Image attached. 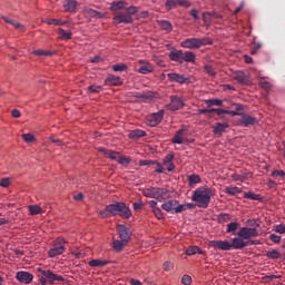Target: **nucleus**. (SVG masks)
Wrapping results in <instances>:
<instances>
[{"label": "nucleus", "instance_id": "nucleus-1", "mask_svg": "<svg viewBox=\"0 0 285 285\" xmlns=\"http://www.w3.org/2000/svg\"><path fill=\"white\" fill-rule=\"evenodd\" d=\"M117 215L122 217V219H130L132 212L130 210V207L126 205V203L121 202L107 205L102 210L99 212V217L102 219L117 217Z\"/></svg>", "mask_w": 285, "mask_h": 285}, {"label": "nucleus", "instance_id": "nucleus-2", "mask_svg": "<svg viewBox=\"0 0 285 285\" xmlns=\"http://www.w3.org/2000/svg\"><path fill=\"white\" fill-rule=\"evenodd\" d=\"M213 188L208 186H200L193 191L191 200L195 202L198 208H208L210 199L213 198Z\"/></svg>", "mask_w": 285, "mask_h": 285}, {"label": "nucleus", "instance_id": "nucleus-3", "mask_svg": "<svg viewBox=\"0 0 285 285\" xmlns=\"http://www.w3.org/2000/svg\"><path fill=\"white\" fill-rule=\"evenodd\" d=\"M37 277L39 278L38 282H40L41 285L46 284H55V282H66V278L59 274H55L50 269H43L41 267H38L36 269Z\"/></svg>", "mask_w": 285, "mask_h": 285}, {"label": "nucleus", "instance_id": "nucleus-4", "mask_svg": "<svg viewBox=\"0 0 285 285\" xmlns=\"http://www.w3.org/2000/svg\"><path fill=\"white\" fill-rule=\"evenodd\" d=\"M181 48H187L188 50H199L204 46H213V40L210 38H187L180 42Z\"/></svg>", "mask_w": 285, "mask_h": 285}, {"label": "nucleus", "instance_id": "nucleus-5", "mask_svg": "<svg viewBox=\"0 0 285 285\" xmlns=\"http://www.w3.org/2000/svg\"><path fill=\"white\" fill-rule=\"evenodd\" d=\"M142 195L150 199H157V202H166L169 197L168 189L159 187L145 188L142 189Z\"/></svg>", "mask_w": 285, "mask_h": 285}, {"label": "nucleus", "instance_id": "nucleus-6", "mask_svg": "<svg viewBox=\"0 0 285 285\" xmlns=\"http://www.w3.org/2000/svg\"><path fill=\"white\" fill-rule=\"evenodd\" d=\"M66 244H68V242L63 238H57L53 242L52 248L48 252V257L55 258L58 257V255H63V253H66Z\"/></svg>", "mask_w": 285, "mask_h": 285}, {"label": "nucleus", "instance_id": "nucleus-7", "mask_svg": "<svg viewBox=\"0 0 285 285\" xmlns=\"http://www.w3.org/2000/svg\"><path fill=\"white\" fill-rule=\"evenodd\" d=\"M112 21H114L115 26H119V23H125V24L132 23L134 19L126 11H118L115 14Z\"/></svg>", "mask_w": 285, "mask_h": 285}, {"label": "nucleus", "instance_id": "nucleus-8", "mask_svg": "<svg viewBox=\"0 0 285 285\" xmlns=\"http://www.w3.org/2000/svg\"><path fill=\"white\" fill-rule=\"evenodd\" d=\"M237 235L242 239H252V237H258L259 232H257V228H255V227H243L237 233Z\"/></svg>", "mask_w": 285, "mask_h": 285}, {"label": "nucleus", "instance_id": "nucleus-9", "mask_svg": "<svg viewBox=\"0 0 285 285\" xmlns=\"http://www.w3.org/2000/svg\"><path fill=\"white\" fill-rule=\"evenodd\" d=\"M258 124L257 118L250 115L242 114L238 119V126H243V128H249V126H255Z\"/></svg>", "mask_w": 285, "mask_h": 285}, {"label": "nucleus", "instance_id": "nucleus-10", "mask_svg": "<svg viewBox=\"0 0 285 285\" xmlns=\"http://www.w3.org/2000/svg\"><path fill=\"white\" fill-rule=\"evenodd\" d=\"M164 119V110H159L156 114L148 116L147 118V126L155 128V126H159Z\"/></svg>", "mask_w": 285, "mask_h": 285}, {"label": "nucleus", "instance_id": "nucleus-11", "mask_svg": "<svg viewBox=\"0 0 285 285\" xmlns=\"http://www.w3.org/2000/svg\"><path fill=\"white\" fill-rule=\"evenodd\" d=\"M208 246L215 248V250H232L230 242L228 240H210Z\"/></svg>", "mask_w": 285, "mask_h": 285}, {"label": "nucleus", "instance_id": "nucleus-12", "mask_svg": "<svg viewBox=\"0 0 285 285\" xmlns=\"http://www.w3.org/2000/svg\"><path fill=\"white\" fill-rule=\"evenodd\" d=\"M167 79L171 83H190V78L177 72L167 73Z\"/></svg>", "mask_w": 285, "mask_h": 285}, {"label": "nucleus", "instance_id": "nucleus-13", "mask_svg": "<svg viewBox=\"0 0 285 285\" xmlns=\"http://www.w3.org/2000/svg\"><path fill=\"white\" fill-rule=\"evenodd\" d=\"M163 210H166V213H170L171 215H177L180 212H177V208H179V200H168L167 203H164L161 205Z\"/></svg>", "mask_w": 285, "mask_h": 285}, {"label": "nucleus", "instance_id": "nucleus-14", "mask_svg": "<svg viewBox=\"0 0 285 285\" xmlns=\"http://www.w3.org/2000/svg\"><path fill=\"white\" fill-rule=\"evenodd\" d=\"M184 106V100L179 98L178 96H171L170 97V104L166 106L167 110H181V107Z\"/></svg>", "mask_w": 285, "mask_h": 285}, {"label": "nucleus", "instance_id": "nucleus-15", "mask_svg": "<svg viewBox=\"0 0 285 285\" xmlns=\"http://www.w3.org/2000/svg\"><path fill=\"white\" fill-rule=\"evenodd\" d=\"M16 279H18L20 284H32L35 275H32L30 272L20 271L16 274Z\"/></svg>", "mask_w": 285, "mask_h": 285}, {"label": "nucleus", "instance_id": "nucleus-16", "mask_svg": "<svg viewBox=\"0 0 285 285\" xmlns=\"http://www.w3.org/2000/svg\"><path fill=\"white\" fill-rule=\"evenodd\" d=\"M249 245H250L249 242H244V238L238 236L232 239L230 248L232 249L234 248L235 250H242V248H246V246H249Z\"/></svg>", "mask_w": 285, "mask_h": 285}, {"label": "nucleus", "instance_id": "nucleus-17", "mask_svg": "<svg viewBox=\"0 0 285 285\" xmlns=\"http://www.w3.org/2000/svg\"><path fill=\"white\" fill-rule=\"evenodd\" d=\"M117 233L122 242H130V229L126 225H118Z\"/></svg>", "mask_w": 285, "mask_h": 285}, {"label": "nucleus", "instance_id": "nucleus-18", "mask_svg": "<svg viewBox=\"0 0 285 285\" xmlns=\"http://www.w3.org/2000/svg\"><path fill=\"white\" fill-rule=\"evenodd\" d=\"M171 61H176L177 63H184V51L174 49L168 55Z\"/></svg>", "mask_w": 285, "mask_h": 285}, {"label": "nucleus", "instance_id": "nucleus-19", "mask_svg": "<svg viewBox=\"0 0 285 285\" xmlns=\"http://www.w3.org/2000/svg\"><path fill=\"white\" fill-rule=\"evenodd\" d=\"M226 128H228V122H217L213 126V132L217 137H222L226 132Z\"/></svg>", "mask_w": 285, "mask_h": 285}, {"label": "nucleus", "instance_id": "nucleus-20", "mask_svg": "<svg viewBox=\"0 0 285 285\" xmlns=\"http://www.w3.org/2000/svg\"><path fill=\"white\" fill-rule=\"evenodd\" d=\"M141 66L138 69V72L140 75H150V72H153L154 68L153 65H150L149 62H146V60H139V62Z\"/></svg>", "mask_w": 285, "mask_h": 285}, {"label": "nucleus", "instance_id": "nucleus-21", "mask_svg": "<svg viewBox=\"0 0 285 285\" xmlns=\"http://www.w3.org/2000/svg\"><path fill=\"white\" fill-rule=\"evenodd\" d=\"M234 79L242 86H248L250 83V78H248V76L242 71L235 73Z\"/></svg>", "mask_w": 285, "mask_h": 285}, {"label": "nucleus", "instance_id": "nucleus-22", "mask_svg": "<svg viewBox=\"0 0 285 285\" xmlns=\"http://www.w3.org/2000/svg\"><path fill=\"white\" fill-rule=\"evenodd\" d=\"M137 99H139L140 101H144L145 104H150V101H153V99H155V94L153 91H146L144 94H138Z\"/></svg>", "mask_w": 285, "mask_h": 285}, {"label": "nucleus", "instance_id": "nucleus-23", "mask_svg": "<svg viewBox=\"0 0 285 285\" xmlns=\"http://www.w3.org/2000/svg\"><path fill=\"white\" fill-rule=\"evenodd\" d=\"M121 77L111 75L105 80L106 86H121Z\"/></svg>", "mask_w": 285, "mask_h": 285}, {"label": "nucleus", "instance_id": "nucleus-24", "mask_svg": "<svg viewBox=\"0 0 285 285\" xmlns=\"http://www.w3.org/2000/svg\"><path fill=\"white\" fill-rule=\"evenodd\" d=\"M186 136V129L181 128L180 130L176 131L174 138L171 139L173 144H184L185 139L184 137Z\"/></svg>", "mask_w": 285, "mask_h": 285}, {"label": "nucleus", "instance_id": "nucleus-25", "mask_svg": "<svg viewBox=\"0 0 285 285\" xmlns=\"http://www.w3.org/2000/svg\"><path fill=\"white\" fill-rule=\"evenodd\" d=\"M65 12H75L77 10V1L76 0H66L62 4Z\"/></svg>", "mask_w": 285, "mask_h": 285}, {"label": "nucleus", "instance_id": "nucleus-26", "mask_svg": "<svg viewBox=\"0 0 285 285\" xmlns=\"http://www.w3.org/2000/svg\"><path fill=\"white\" fill-rule=\"evenodd\" d=\"M187 181H188L189 188H195L197 184H202V177H199V175L197 174H193L187 176Z\"/></svg>", "mask_w": 285, "mask_h": 285}, {"label": "nucleus", "instance_id": "nucleus-27", "mask_svg": "<svg viewBox=\"0 0 285 285\" xmlns=\"http://www.w3.org/2000/svg\"><path fill=\"white\" fill-rule=\"evenodd\" d=\"M253 177L252 173L248 171H243L240 174H233L232 178L234 179V181H246V179Z\"/></svg>", "mask_w": 285, "mask_h": 285}, {"label": "nucleus", "instance_id": "nucleus-28", "mask_svg": "<svg viewBox=\"0 0 285 285\" xmlns=\"http://www.w3.org/2000/svg\"><path fill=\"white\" fill-rule=\"evenodd\" d=\"M88 264L91 268H104V266H108V264H110V261L91 259Z\"/></svg>", "mask_w": 285, "mask_h": 285}, {"label": "nucleus", "instance_id": "nucleus-29", "mask_svg": "<svg viewBox=\"0 0 285 285\" xmlns=\"http://www.w3.org/2000/svg\"><path fill=\"white\" fill-rule=\"evenodd\" d=\"M1 19L6 22L9 23L10 26H12L13 28H16L17 30H24L26 26L17 22V20H12L6 16H2Z\"/></svg>", "mask_w": 285, "mask_h": 285}, {"label": "nucleus", "instance_id": "nucleus-30", "mask_svg": "<svg viewBox=\"0 0 285 285\" xmlns=\"http://www.w3.org/2000/svg\"><path fill=\"white\" fill-rule=\"evenodd\" d=\"M100 153H104L105 156L109 157V159H112L114 161H118L119 157L121 156L117 151H112L104 148H100Z\"/></svg>", "mask_w": 285, "mask_h": 285}, {"label": "nucleus", "instance_id": "nucleus-31", "mask_svg": "<svg viewBox=\"0 0 285 285\" xmlns=\"http://www.w3.org/2000/svg\"><path fill=\"white\" fill-rule=\"evenodd\" d=\"M206 255V252L203 250L202 248H199V246H189L186 249V255L190 256V255Z\"/></svg>", "mask_w": 285, "mask_h": 285}, {"label": "nucleus", "instance_id": "nucleus-32", "mask_svg": "<svg viewBox=\"0 0 285 285\" xmlns=\"http://www.w3.org/2000/svg\"><path fill=\"white\" fill-rule=\"evenodd\" d=\"M58 35L61 41H70L72 39V31H66L62 28L58 29Z\"/></svg>", "mask_w": 285, "mask_h": 285}, {"label": "nucleus", "instance_id": "nucleus-33", "mask_svg": "<svg viewBox=\"0 0 285 285\" xmlns=\"http://www.w3.org/2000/svg\"><path fill=\"white\" fill-rule=\"evenodd\" d=\"M195 59H197V56L193 51L183 52V62L195 63Z\"/></svg>", "mask_w": 285, "mask_h": 285}, {"label": "nucleus", "instance_id": "nucleus-34", "mask_svg": "<svg viewBox=\"0 0 285 285\" xmlns=\"http://www.w3.org/2000/svg\"><path fill=\"white\" fill-rule=\"evenodd\" d=\"M128 244L127 242L124 240H114L112 243V248L116 250V253H121L124 250V247Z\"/></svg>", "mask_w": 285, "mask_h": 285}, {"label": "nucleus", "instance_id": "nucleus-35", "mask_svg": "<svg viewBox=\"0 0 285 285\" xmlns=\"http://www.w3.org/2000/svg\"><path fill=\"white\" fill-rule=\"evenodd\" d=\"M141 137H146V131H144L141 129H135V130L129 132V138L130 139H139Z\"/></svg>", "mask_w": 285, "mask_h": 285}, {"label": "nucleus", "instance_id": "nucleus-36", "mask_svg": "<svg viewBox=\"0 0 285 285\" xmlns=\"http://www.w3.org/2000/svg\"><path fill=\"white\" fill-rule=\"evenodd\" d=\"M126 9V1L120 0V1H114L111 3L110 10H125Z\"/></svg>", "mask_w": 285, "mask_h": 285}, {"label": "nucleus", "instance_id": "nucleus-37", "mask_svg": "<svg viewBox=\"0 0 285 285\" xmlns=\"http://www.w3.org/2000/svg\"><path fill=\"white\" fill-rule=\"evenodd\" d=\"M244 198L245 199H252L254 202H261L262 196L259 194H255L253 191H245L244 193Z\"/></svg>", "mask_w": 285, "mask_h": 285}, {"label": "nucleus", "instance_id": "nucleus-38", "mask_svg": "<svg viewBox=\"0 0 285 285\" xmlns=\"http://www.w3.org/2000/svg\"><path fill=\"white\" fill-rule=\"evenodd\" d=\"M87 14H89V17H92L94 19H104V17H106V14L95 9H88Z\"/></svg>", "mask_w": 285, "mask_h": 285}, {"label": "nucleus", "instance_id": "nucleus-39", "mask_svg": "<svg viewBox=\"0 0 285 285\" xmlns=\"http://www.w3.org/2000/svg\"><path fill=\"white\" fill-rule=\"evenodd\" d=\"M232 219H233V216H230V214L222 213L218 215V224H226Z\"/></svg>", "mask_w": 285, "mask_h": 285}, {"label": "nucleus", "instance_id": "nucleus-40", "mask_svg": "<svg viewBox=\"0 0 285 285\" xmlns=\"http://www.w3.org/2000/svg\"><path fill=\"white\" fill-rule=\"evenodd\" d=\"M45 23L48 26H66L67 22L60 19H46Z\"/></svg>", "mask_w": 285, "mask_h": 285}, {"label": "nucleus", "instance_id": "nucleus-41", "mask_svg": "<svg viewBox=\"0 0 285 285\" xmlns=\"http://www.w3.org/2000/svg\"><path fill=\"white\" fill-rule=\"evenodd\" d=\"M190 208H195V204L187 203V204H179L176 213H184V210H190Z\"/></svg>", "mask_w": 285, "mask_h": 285}, {"label": "nucleus", "instance_id": "nucleus-42", "mask_svg": "<svg viewBox=\"0 0 285 285\" xmlns=\"http://www.w3.org/2000/svg\"><path fill=\"white\" fill-rule=\"evenodd\" d=\"M237 228H239V223L237 222L229 223L227 224L226 233H232L233 235H235V233H237Z\"/></svg>", "mask_w": 285, "mask_h": 285}, {"label": "nucleus", "instance_id": "nucleus-43", "mask_svg": "<svg viewBox=\"0 0 285 285\" xmlns=\"http://www.w3.org/2000/svg\"><path fill=\"white\" fill-rule=\"evenodd\" d=\"M225 193L226 195H230L233 197L235 195H239V193H242V189L239 187H226Z\"/></svg>", "mask_w": 285, "mask_h": 285}, {"label": "nucleus", "instance_id": "nucleus-44", "mask_svg": "<svg viewBox=\"0 0 285 285\" xmlns=\"http://www.w3.org/2000/svg\"><path fill=\"white\" fill-rule=\"evenodd\" d=\"M206 106L210 108V106H224V101L222 99H207L205 100Z\"/></svg>", "mask_w": 285, "mask_h": 285}, {"label": "nucleus", "instance_id": "nucleus-45", "mask_svg": "<svg viewBox=\"0 0 285 285\" xmlns=\"http://www.w3.org/2000/svg\"><path fill=\"white\" fill-rule=\"evenodd\" d=\"M28 210L30 215H41V207L39 205H29Z\"/></svg>", "mask_w": 285, "mask_h": 285}, {"label": "nucleus", "instance_id": "nucleus-46", "mask_svg": "<svg viewBox=\"0 0 285 285\" xmlns=\"http://www.w3.org/2000/svg\"><path fill=\"white\" fill-rule=\"evenodd\" d=\"M266 257L268 259H279V257H282V254L279 253V250L273 249L266 253Z\"/></svg>", "mask_w": 285, "mask_h": 285}, {"label": "nucleus", "instance_id": "nucleus-47", "mask_svg": "<svg viewBox=\"0 0 285 285\" xmlns=\"http://www.w3.org/2000/svg\"><path fill=\"white\" fill-rule=\"evenodd\" d=\"M124 70H128V66L126 63H116L112 66L114 72H124Z\"/></svg>", "mask_w": 285, "mask_h": 285}, {"label": "nucleus", "instance_id": "nucleus-48", "mask_svg": "<svg viewBox=\"0 0 285 285\" xmlns=\"http://www.w3.org/2000/svg\"><path fill=\"white\" fill-rule=\"evenodd\" d=\"M87 90L91 94V95H97L98 92H101L102 87L99 85H91L89 87H87Z\"/></svg>", "mask_w": 285, "mask_h": 285}, {"label": "nucleus", "instance_id": "nucleus-49", "mask_svg": "<svg viewBox=\"0 0 285 285\" xmlns=\"http://www.w3.org/2000/svg\"><path fill=\"white\" fill-rule=\"evenodd\" d=\"M33 53L36 55V57H50L52 56V51H46V50H35Z\"/></svg>", "mask_w": 285, "mask_h": 285}, {"label": "nucleus", "instance_id": "nucleus-50", "mask_svg": "<svg viewBox=\"0 0 285 285\" xmlns=\"http://www.w3.org/2000/svg\"><path fill=\"white\" fill-rule=\"evenodd\" d=\"M160 27L163 28V30H166L167 32L173 31V24L169 21H160Z\"/></svg>", "mask_w": 285, "mask_h": 285}, {"label": "nucleus", "instance_id": "nucleus-51", "mask_svg": "<svg viewBox=\"0 0 285 285\" xmlns=\"http://www.w3.org/2000/svg\"><path fill=\"white\" fill-rule=\"evenodd\" d=\"M205 72H207V75H209V77H215V75H217V72L215 71V68H213V66L210 65H206L204 67Z\"/></svg>", "mask_w": 285, "mask_h": 285}, {"label": "nucleus", "instance_id": "nucleus-52", "mask_svg": "<svg viewBox=\"0 0 285 285\" xmlns=\"http://www.w3.org/2000/svg\"><path fill=\"white\" fill-rule=\"evenodd\" d=\"M118 164H120L121 166H129L130 165V158L126 157V156H119L118 158Z\"/></svg>", "mask_w": 285, "mask_h": 285}, {"label": "nucleus", "instance_id": "nucleus-53", "mask_svg": "<svg viewBox=\"0 0 285 285\" xmlns=\"http://www.w3.org/2000/svg\"><path fill=\"white\" fill-rule=\"evenodd\" d=\"M165 6L168 10H173V8L178 6V0H166Z\"/></svg>", "mask_w": 285, "mask_h": 285}, {"label": "nucleus", "instance_id": "nucleus-54", "mask_svg": "<svg viewBox=\"0 0 285 285\" xmlns=\"http://www.w3.org/2000/svg\"><path fill=\"white\" fill-rule=\"evenodd\" d=\"M173 159H175V154H168L164 159V166H168V164H173Z\"/></svg>", "mask_w": 285, "mask_h": 285}, {"label": "nucleus", "instance_id": "nucleus-55", "mask_svg": "<svg viewBox=\"0 0 285 285\" xmlns=\"http://www.w3.org/2000/svg\"><path fill=\"white\" fill-rule=\"evenodd\" d=\"M125 12L129 14V17H132V14H137L138 9L135 6L125 8Z\"/></svg>", "mask_w": 285, "mask_h": 285}, {"label": "nucleus", "instance_id": "nucleus-56", "mask_svg": "<svg viewBox=\"0 0 285 285\" xmlns=\"http://www.w3.org/2000/svg\"><path fill=\"white\" fill-rule=\"evenodd\" d=\"M181 284H184V285L193 284V277H190V275H187V274L183 275Z\"/></svg>", "mask_w": 285, "mask_h": 285}, {"label": "nucleus", "instance_id": "nucleus-57", "mask_svg": "<svg viewBox=\"0 0 285 285\" xmlns=\"http://www.w3.org/2000/svg\"><path fill=\"white\" fill-rule=\"evenodd\" d=\"M22 139L27 142V144H32V141H35V136L32 134H23L22 135Z\"/></svg>", "mask_w": 285, "mask_h": 285}, {"label": "nucleus", "instance_id": "nucleus-58", "mask_svg": "<svg viewBox=\"0 0 285 285\" xmlns=\"http://www.w3.org/2000/svg\"><path fill=\"white\" fill-rule=\"evenodd\" d=\"M163 268H164V271H166L168 273V272L173 271V268H175V264H173L171 262L166 261L163 264Z\"/></svg>", "mask_w": 285, "mask_h": 285}, {"label": "nucleus", "instance_id": "nucleus-59", "mask_svg": "<svg viewBox=\"0 0 285 285\" xmlns=\"http://www.w3.org/2000/svg\"><path fill=\"white\" fill-rule=\"evenodd\" d=\"M210 17H212L210 12L203 13V21H204L205 26H210Z\"/></svg>", "mask_w": 285, "mask_h": 285}, {"label": "nucleus", "instance_id": "nucleus-60", "mask_svg": "<svg viewBox=\"0 0 285 285\" xmlns=\"http://www.w3.org/2000/svg\"><path fill=\"white\" fill-rule=\"evenodd\" d=\"M153 213L155 217H157V219H164V213H161V208L156 207L155 209H153Z\"/></svg>", "mask_w": 285, "mask_h": 285}, {"label": "nucleus", "instance_id": "nucleus-61", "mask_svg": "<svg viewBox=\"0 0 285 285\" xmlns=\"http://www.w3.org/2000/svg\"><path fill=\"white\" fill-rule=\"evenodd\" d=\"M156 160H139V166H155Z\"/></svg>", "mask_w": 285, "mask_h": 285}, {"label": "nucleus", "instance_id": "nucleus-62", "mask_svg": "<svg viewBox=\"0 0 285 285\" xmlns=\"http://www.w3.org/2000/svg\"><path fill=\"white\" fill-rule=\"evenodd\" d=\"M259 86H261V88H263V90H269L271 89V82L265 81V80H261Z\"/></svg>", "mask_w": 285, "mask_h": 285}, {"label": "nucleus", "instance_id": "nucleus-63", "mask_svg": "<svg viewBox=\"0 0 285 285\" xmlns=\"http://www.w3.org/2000/svg\"><path fill=\"white\" fill-rule=\"evenodd\" d=\"M0 186H1L2 188H8V187L10 186V178H2V179L0 180Z\"/></svg>", "mask_w": 285, "mask_h": 285}, {"label": "nucleus", "instance_id": "nucleus-64", "mask_svg": "<svg viewBox=\"0 0 285 285\" xmlns=\"http://www.w3.org/2000/svg\"><path fill=\"white\" fill-rule=\"evenodd\" d=\"M275 233H279L281 235H284V233H285V225H277L275 227Z\"/></svg>", "mask_w": 285, "mask_h": 285}]
</instances>
